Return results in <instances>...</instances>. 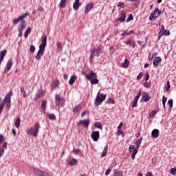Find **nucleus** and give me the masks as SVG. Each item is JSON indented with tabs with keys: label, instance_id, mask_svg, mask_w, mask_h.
<instances>
[{
	"label": "nucleus",
	"instance_id": "1",
	"mask_svg": "<svg viewBox=\"0 0 176 176\" xmlns=\"http://www.w3.org/2000/svg\"><path fill=\"white\" fill-rule=\"evenodd\" d=\"M47 39V37L46 36V35L42 36L41 43L39 45V50L37 52L36 56H35V58L38 61L39 60H41L42 56H43L45 53V47H46Z\"/></svg>",
	"mask_w": 176,
	"mask_h": 176
},
{
	"label": "nucleus",
	"instance_id": "2",
	"mask_svg": "<svg viewBox=\"0 0 176 176\" xmlns=\"http://www.w3.org/2000/svg\"><path fill=\"white\" fill-rule=\"evenodd\" d=\"M39 122H36L33 128L31 127L30 129H27V133L29 135H33V137H38V133H39Z\"/></svg>",
	"mask_w": 176,
	"mask_h": 176
},
{
	"label": "nucleus",
	"instance_id": "3",
	"mask_svg": "<svg viewBox=\"0 0 176 176\" xmlns=\"http://www.w3.org/2000/svg\"><path fill=\"white\" fill-rule=\"evenodd\" d=\"M86 79L87 80H90L92 85H98V79L97 78V73L91 71L89 74L85 75Z\"/></svg>",
	"mask_w": 176,
	"mask_h": 176
},
{
	"label": "nucleus",
	"instance_id": "4",
	"mask_svg": "<svg viewBox=\"0 0 176 176\" xmlns=\"http://www.w3.org/2000/svg\"><path fill=\"white\" fill-rule=\"evenodd\" d=\"M105 98H107L106 94L98 92L94 101L95 107H98V105H100Z\"/></svg>",
	"mask_w": 176,
	"mask_h": 176
},
{
	"label": "nucleus",
	"instance_id": "5",
	"mask_svg": "<svg viewBox=\"0 0 176 176\" xmlns=\"http://www.w3.org/2000/svg\"><path fill=\"white\" fill-rule=\"evenodd\" d=\"M162 14V11L159 10L158 8H155V10L151 12L149 16V20L153 21L157 19V16Z\"/></svg>",
	"mask_w": 176,
	"mask_h": 176
},
{
	"label": "nucleus",
	"instance_id": "6",
	"mask_svg": "<svg viewBox=\"0 0 176 176\" xmlns=\"http://www.w3.org/2000/svg\"><path fill=\"white\" fill-rule=\"evenodd\" d=\"M102 52V50L101 49V47L92 49L91 50L89 59L91 60L95 56H101Z\"/></svg>",
	"mask_w": 176,
	"mask_h": 176
},
{
	"label": "nucleus",
	"instance_id": "7",
	"mask_svg": "<svg viewBox=\"0 0 176 176\" xmlns=\"http://www.w3.org/2000/svg\"><path fill=\"white\" fill-rule=\"evenodd\" d=\"M55 102H56V105H57V107H64V105H65V100H64V98H61L60 96V95H56L55 96Z\"/></svg>",
	"mask_w": 176,
	"mask_h": 176
},
{
	"label": "nucleus",
	"instance_id": "8",
	"mask_svg": "<svg viewBox=\"0 0 176 176\" xmlns=\"http://www.w3.org/2000/svg\"><path fill=\"white\" fill-rule=\"evenodd\" d=\"M32 171H33L34 174L38 176H50L49 173L45 171H42L36 168H32Z\"/></svg>",
	"mask_w": 176,
	"mask_h": 176
},
{
	"label": "nucleus",
	"instance_id": "9",
	"mask_svg": "<svg viewBox=\"0 0 176 176\" xmlns=\"http://www.w3.org/2000/svg\"><path fill=\"white\" fill-rule=\"evenodd\" d=\"M129 153H132L131 159H133V160H134V159H135V155H137V153H138V150L137 148H135V147H134V145L131 144L129 147Z\"/></svg>",
	"mask_w": 176,
	"mask_h": 176
},
{
	"label": "nucleus",
	"instance_id": "10",
	"mask_svg": "<svg viewBox=\"0 0 176 176\" xmlns=\"http://www.w3.org/2000/svg\"><path fill=\"white\" fill-rule=\"evenodd\" d=\"M28 16V12H26L25 13L22 14L21 16H19V18L14 19L12 20V23L14 24H19V23H20V21H23V19H25V17Z\"/></svg>",
	"mask_w": 176,
	"mask_h": 176
},
{
	"label": "nucleus",
	"instance_id": "11",
	"mask_svg": "<svg viewBox=\"0 0 176 176\" xmlns=\"http://www.w3.org/2000/svg\"><path fill=\"white\" fill-rule=\"evenodd\" d=\"M89 124H90V121L89 120H82L77 122V126H83V127L88 128Z\"/></svg>",
	"mask_w": 176,
	"mask_h": 176
},
{
	"label": "nucleus",
	"instance_id": "12",
	"mask_svg": "<svg viewBox=\"0 0 176 176\" xmlns=\"http://www.w3.org/2000/svg\"><path fill=\"white\" fill-rule=\"evenodd\" d=\"M91 137L93 141H98L100 138V132L98 131H94L91 133Z\"/></svg>",
	"mask_w": 176,
	"mask_h": 176
},
{
	"label": "nucleus",
	"instance_id": "13",
	"mask_svg": "<svg viewBox=\"0 0 176 176\" xmlns=\"http://www.w3.org/2000/svg\"><path fill=\"white\" fill-rule=\"evenodd\" d=\"M25 30V21L23 20L21 21L20 24L18 26L19 32H23Z\"/></svg>",
	"mask_w": 176,
	"mask_h": 176
},
{
	"label": "nucleus",
	"instance_id": "14",
	"mask_svg": "<svg viewBox=\"0 0 176 176\" xmlns=\"http://www.w3.org/2000/svg\"><path fill=\"white\" fill-rule=\"evenodd\" d=\"M160 63H162V58L159 56L154 58V61L153 64L155 68H157L159 67V64H160Z\"/></svg>",
	"mask_w": 176,
	"mask_h": 176
},
{
	"label": "nucleus",
	"instance_id": "15",
	"mask_svg": "<svg viewBox=\"0 0 176 176\" xmlns=\"http://www.w3.org/2000/svg\"><path fill=\"white\" fill-rule=\"evenodd\" d=\"M12 65H13V62H12V60H8L6 67L4 70L5 74H6V72H9V71H10V68L12 67Z\"/></svg>",
	"mask_w": 176,
	"mask_h": 176
},
{
	"label": "nucleus",
	"instance_id": "16",
	"mask_svg": "<svg viewBox=\"0 0 176 176\" xmlns=\"http://www.w3.org/2000/svg\"><path fill=\"white\" fill-rule=\"evenodd\" d=\"M124 20H126V12L121 11L120 16L117 19V21H121V23H123Z\"/></svg>",
	"mask_w": 176,
	"mask_h": 176
},
{
	"label": "nucleus",
	"instance_id": "17",
	"mask_svg": "<svg viewBox=\"0 0 176 176\" xmlns=\"http://www.w3.org/2000/svg\"><path fill=\"white\" fill-rule=\"evenodd\" d=\"M67 164L73 167L74 166H76V164H78V160L75 158L71 159L67 162Z\"/></svg>",
	"mask_w": 176,
	"mask_h": 176
},
{
	"label": "nucleus",
	"instance_id": "18",
	"mask_svg": "<svg viewBox=\"0 0 176 176\" xmlns=\"http://www.w3.org/2000/svg\"><path fill=\"white\" fill-rule=\"evenodd\" d=\"M59 82L58 80H53V81L51 83V90H54L57 86H58Z\"/></svg>",
	"mask_w": 176,
	"mask_h": 176
},
{
	"label": "nucleus",
	"instance_id": "19",
	"mask_svg": "<svg viewBox=\"0 0 176 176\" xmlns=\"http://www.w3.org/2000/svg\"><path fill=\"white\" fill-rule=\"evenodd\" d=\"M80 5H82V3L79 2V0H75L73 3V8L74 9V10H78Z\"/></svg>",
	"mask_w": 176,
	"mask_h": 176
},
{
	"label": "nucleus",
	"instance_id": "20",
	"mask_svg": "<svg viewBox=\"0 0 176 176\" xmlns=\"http://www.w3.org/2000/svg\"><path fill=\"white\" fill-rule=\"evenodd\" d=\"M159 137V130L153 129L151 132V138H157Z\"/></svg>",
	"mask_w": 176,
	"mask_h": 176
},
{
	"label": "nucleus",
	"instance_id": "21",
	"mask_svg": "<svg viewBox=\"0 0 176 176\" xmlns=\"http://www.w3.org/2000/svg\"><path fill=\"white\" fill-rule=\"evenodd\" d=\"M142 99L144 101V102H148V101H149L150 98H149V96H148V93L146 92L142 93Z\"/></svg>",
	"mask_w": 176,
	"mask_h": 176
},
{
	"label": "nucleus",
	"instance_id": "22",
	"mask_svg": "<svg viewBox=\"0 0 176 176\" xmlns=\"http://www.w3.org/2000/svg\"><path fill=\"white\" fill-rule=\"evenodd\" d=\"M93 8V3H89L85 8V14H87L90 10H91V8Z\"/></svg>",
	"mask_w": 176,
	"mask_h": 176
},
{
	"label": "nucleus",
	"instance_id": "23",
	"mask_svg": "<svg viewBox=\"0 0 176 176\" xmlns=\"http://www.w3.org/2000/svg\"><path fill=\"white\" fill-rule=\"evenodd\" d=\"M6 50H3L0 52V60L1 61H3V58L5 57V56H6Z\"/></svg>",
	"mask_w": 176,
	"mask_h": 176
},
{
	"label": "nucleus",
	"instance_id": "24",
	"mask_svg": "<svg viewBox=\"0 0 176 176\" xmlns=\"http://www.w3.org/2000/svg\"><path fill=\"white\" fill-rule=\"evenodd\" d=\"M126 45L128 46H131V47H133V49L135 48V43H134L133 41H131V40H128L126 41Z\"/></svg>",
	"mask_w": 176,
	"mask_h": 176
},
{
	"label": "nucleus",
	"instance_id": "25",
	"mask_svg": "<svg viewBox=\"0 0 176 176\" xmlns=\"http://www.w3.org/2000/svg\"><path fill=\"white\" fill-rule=\"evenodd\" d=\"M43 94V91H39L34 97V101H36L37 100H39L41 98V96Z\"/></svg>",
	"mask_w": 176,
	"mask_h": 176
},
{
	"label": "nucleus",
	"instance_id": "26",
	"mask_svg": "<svg viewBox=\"0 0 176 176\" xmlns=\"http://www.w3.org/2000/svg\"><path fill=\"white\" fill-rule=\"evenodd\" d=\"M141 142H142V138H140L138 140H136V149L138 151V149H140V146L141 145Z\"/></svg>",
	"mask_w": 176,
	"mask_h": 176
},
{
	"label": "nucleus",
	"instance_id": "27",
	"mask_svg": "<svg viewBox=\"0 0 176 176\" xmlns=\"http://www.w3.org/2000/svg\"><path fill=\"white\" fill-rule=\"evenodd\" d=\"M107 155H108V146L104 147V151L102 153L101 157H104V156H107Z\"/></svg>",
	"mask_w": 176,
	"mask_h": 176
},
{
	"label": "nucleus",
	"instance_id": "28",
	"mask_svg": "<svg viewBox=\"0 0 176 176\" xmlns=\"http://www.w3.org/2000/svg\"><path fill=\"white\" fill-rule=\"evenodd\" d=\"M114 175L113 176H123V172L122 170L117 171L116 169H113Z\"/></svg>",
	"mask_w": 176,
	"mask_h": 176
},
{
	"label": "nucleus",
	"instance_id": "29",
	"mask_svg": "<svg viewBox=\"0 0 176 176\" xmlns=\"http://www.w3.org/2000/svg\"><path fill=\"white\" fill-rule=\"evenodd\" d=\"M76 80V76H72L69 80V85H72L73 83H75Z\"/></svg>",
	"mask_w": 176,
	"mask_h": 176
},
{
	"label": "nucleus",
	"instance_id": "30",
	"mask_svg": "<svg viewBox=\"0 0 176 176\" xmlns=\"http://www.w3.org/2000/svg\"><path fill=\"white\" fill-rule=\"evenodd\" d=\"M131 34H134V30H131L129 32H124L122 34L121 36H129V35H131Z\"/></svg>",
	"mask_w": 176,
	"mask_h": 176
},
{
	"label": "nucleus",
	"instance_id": "31",
	"mask_svg": "<svg viewBox=\"0 0 176 176\" xmlns=\"http://www.w3.org/2000/svg\"><path fill=\"white\" fill-rule=\"evenodd\" d=\"M47 116L50 120H56V116L53 113H48Z\"/></svg>",
	"mask_w": 176,
	"mask_h": 176
},
{
	"label": "nucleus",
	"instance_id": "32",
	"mask_svg": "<svg viewBox=\"0 0 176 176\" xmlns=\"http://www.w3.org/2000/svg\"><path fill=\"white\" fill-rule=\"evenodd\" d=\"M20 122H21V120H20V118H17L14 122V126L16 127V129H19L20 126Z\"/></svg>",
	"mask_w": 176,
	"mask_h": 176
},
{
	"label": "nucleus",
	"instance_id": "33",
	"mask_svg": "<svg viewBox=\"0 0 176 176\" xmlns=\"http://www.w3.org/2000/svg\"><path fill=\"white\" fill-rule=\"evenodd\" d=\"M41 109H43L44 112H46V101L45 100H43L41 102Z\"/></svg>",
	"mask_w": 176,
	"mask_h": 176
},
{
	"label": "nucleus",
	"instance_id": "34",
	"mask_svg": "<svg viewBox=\"0 0 176 176\" xmlns=\"http://www.w3.org/2000/svg\"><path fill=\"white\" fill-rule=\"evenodd\" d=\"M30 32H31V28L29 27L27 28V30L25 31L24 36L25 38H28V35H30Z\"/></svg>",
	"mask_w": 176,
	"mask_h": 176
},
{
	"label": "nucleus",
	"instance_id": "35",
	"mask_svg": "<svg viewBox=\"0 0 176 176\" xmlns=\"http://www.w3.org/2000/svg\"><path fill=\"white\" fill-rule=\"evenodd\" d=\"M94 126L97 129H100V130H102V124H101V122H97L94 124Z\"/></svg>",
	"mask_w": 176,
	"mask_h": 176
},
{
	"label": "nucleus",
	"instance_id": "36",
	"mask_svg": "<svg viewBox=\"0 0 176 176\" xmlns=\"http://www.w3.org/2000/svg\"><path fill=\"white\" fill-rule=\"evenodd\" d=\"M129 60L125 59L124 63H122V68H127V67H129Z\"/></svg>",
	"mask_w": 176,
	"mask_h": 176
},
{
	"label": "nucleus",
	"instance_id": "37",
	"mask_svg": "<svg viewBox=\"0 0 176 176\" xmlns=\"http://www.w3.org/2000/svg\"><path fill=\"white\" fill-rule=\"evenodd\" d=\"M65 2H67V0H61L59 3L60 8H65Z\"/></svg>",
	"mask_w": 176,
	"mask_h": 176
},
{
	"label": "nucleus",
	"instance_id": "38",
	"mask_svg": "<svg viewBox=\"0 0 176 176\" xmlns=\"http://www.w3.org/2000/svg\"><path fill=\"white\" fill-rule=\"evenodd\" d=\"M166 102H167V97L163 96L162 97V104L164 109H166Z\"/></svg>",
	"mask_w": 176,
	"mask_h": 176
},
{
	"label": "nucleus",
	"instance_id": "39",
	"mask_svg": "<svg viewBox=\"0 0 176 176\" xmlns=\"http://www.w3.org/2000/svg\"><path fill=\"white\" fill-rule=\"evenodd\" d=\"M80 111V105H77L73 109V112H79Z\"/></svg>",
	"mask_w": 176,
	"mask_h": 176
},
{
	"label": "nucleus",
	"instance_id": "40",
	"mask_svg": "<svg viewBox=\"0 0 176 176\" xmlns=\"http://www.w3.org/2000/svg\"><path fill=\"white\" fill-rule=\"evenodd\" d=\"M5 102L6 104L10 102V98H8V96H6L2 103L5 104Z\"/></svg>",
	"mask_w": 176,
	"mask_h": 176
},
{
	"label": "nucleus",
	"instance_id": "41",
	"mask_svg": "<svg viewBox=\"0 0 176 176\" xmlns=\"http://www.w3.org/2000/svg\"><path fill=\"white\" fill-rule=\"evenodd\" d=\"M157 113V111L154 110L149 113L150 118H153Z\"/></svg>",
	"mask_w": 176,
	"mask_h": 176
},
{
	"label": "nucleus",
	"instance_id": "42",
	"mask_svg": "<svg viewBox=\"0 0 176 176\" xmlns=\"http://www.w3.org/2000/svg\"><path fill=\"white\" fill-rule=\"evenodd\" d=\"M170 173L172 174V175H176V168H172L170 170Z\"/></svg>",
	"mask_w": 176,
	"mask_h": 176
},
{
	"label": "nucleus",
	"instance_id": "43",
	"mask_svg": "<svg viewBox=\"0 0 176 176\" xmlns=\"http://www.w3.org/2000/svg\"><path fill=\"white\" fill-rule=\"evenodd\" d=\"M21 93H23V96L24 97V98H25V97H27V94L25 93V91L24 90V87H21Z\"/></svg>",
	"mask_w": 176,
	"mask_h": 176
},
{
	"label": "nucleus",
	"instance_id": "44",
	"mask_svg": "<svg viewBox=\"0 0 176 176\" xmlns=\"http://www.w3.org/2000/svg\"><path fill=\"white\" fill-rule=\"evenodd\" d=\"M80 152V149H73V151H72V153H74V155H78V153H79Z\"/></svg>",
	"mask_w": 176,
	"mask_h": 176
},
{
	"label": "nucleus",
	"instance_id": "45",
	"mask_svg": "<svg viewBox=\"0 0 176 176\" xmlns=\"http://www.w3.org/2000/svg\"><path fill=\"white\" fill-rule=\"evenodd\" d=\"M144 87H146V89H149V87H151V85L150 84V82H145L144 83Z\"/></svg>",
	"mask_w": 176,
	"mask_h": 176
},
{
	"label": "nucleus",
	"instance_id": "46",
	"mask_svg": "<svg viewBox=\"0 0 176 176\" xmlns=\"http://www.w3.org/2000/svg\"><path fill=\"white\" fill-rule=\"evenodd\" d=\"M133 14H130L129 15L128 19H126V23H129V21H131V20H133Z\"/></svg>",
	"mask_w": 176,
	"mask_h": 176
},
{
	"label": "nucleus",
	"instance_id": "47",
	"mask_svg": "<svg viewBox=\"0 0 176 176\" xmlns=\"http://www.w3.org/2000/svg\"><path fill=\"white\" fill-rule=\"evenodd\" d=\"M30 53H34V52H35V46L30 45Z\"/></svg>",
	"mask_w": 176,
	"mask_h": 176
},
{
	"label": "nucleus",
	"instance_id": "48",
	"mask_svg": "<svg viewBox=\"0 0 176 176\" xmlns=\"http://www.w3.org/2000/svg\"><path fill=\"white\" fill-rule=\"evenodd\" d=\"M57 48L59 49V50H63V45L61 43H57Z\"/></svg>",
	"mask_w": 176,
	"mask_h": 176
},
{
	"label": "nucleus",
	"instance_id": "49",
	"mask_svg": "<svg viewBox=\"0 0 176 176\" xmlns=\"http://www.w3.org/2000/svg\"><path fill=\"white\" fill-rule=\"evenodd\" d=\"M107 102L111 103V104H115V100L112 98H109L107 99Z\"/></svg>",
	"mask_w": 176,
	"mask_h": 176
},
{
	"label": "nucleus",
	"instance_id": "50",
	"mask_svg": "<svg viewBox=\"0 0 176 176\" xmlns=\"http://www.w3.org/2000/svg\"><path fill=\"white\" fill-rule=\"evenodd\" d=\"M109 50L111 51L110 56H111V54H113V53H115V48L113 47H110Z\"/></svg>",
	"mask_w": 176,
	"mask_h": 176
},
{
	"label": "nucleus",
	"instance_id": "51",
	"mask_svg": "<svg viewBox=\"0 0 176 176\" xmlns=\"http://www.w3.org/2000/svg\"><path fill=\"white\" fill-rule=\"evenodd\" d=\"M170 81H168L166 83V91H168L170 90Z\"/></svg>",
	"mask_w": 176,
	"mask_h": 176
},
{
	"label": "nucleus",
	"instance_id": "52",
	"mask_svg": "<svg viewBox=\"0 0 176 176\" xmlns=\"http://www.w3.org/2000/svg\"><path fill=\"white\" fill-rule=\"evenodd\" d=\"M4 107H5V103L0 104V113H2V111Z\"/></svg>",
	"mask_w": 176,
	"mask_h": 176
},
{
	"label": "nucleus",
	"instance_id": "53",
	"mask_svg": "<svg viewBox=\"0 0 176 176\" xmlns=\"http://www.w3.org/2000/svg\"><path fill=\"white\" fill-rule=\"evenodd\" d=\"M163 35H164V32L160 30V32L158 33V39H160Z\"/></svg>",
	"mask_w": 176,
	"mask_h": 176
},
{
	"label": "nucleus",
	"instance_id": "54",
	"mask_svg": "<svg viewBox=\"0 0 176 176\" xmlns=\"http://www.w3.org/2000/svg\"><path fill=\"white\" fill-rule=\"evenodd\" d=\"M162 32H164V35H166V36L170 35V30H165Z\"/></svg>",
	"mask_w": 176,
	"mask_h": 176
},
{
	"label": "nucleus",
	"instance_id": "55",
	"mask_svg": "<svg viewBox=\"0 0 176 176\" xmlns=\"http://www.w3.org/2000/svg\"><path fill=\"white\" fill-rule=\"evenodd\" d=\"M118 8H124V3L119 2L118 4Z\"/></svg>",
	"mask_w": 176,
	"mask_h": 176
},
{
	"label": "nucleus",
	"instance_id": "56",
	"mask_svg": "<svg viewBox=\"0 0 176 176\" xmlns=\"http://www.w3.org/2000/svg\"><path fill=\"white\" fill-rule=\"evenodd\" d=\"M3 153H5V149H0V157H2V156H3Z\"/></svg>",
	"mask_w": 176,
	"mask_h": 176
},
{
	"label": "nucleus",
	"instance_id": "57",
	"mask_svg": "<svg viewBox=\"0 0 176 176\" xmlns=\"http://www.w3.org/2000/svg\"><path fill=\"white\" fill-rule=\"evenodd\" d=\"M168 105H170V108H173V99H170L168 101Z\"/></svg>",
	"mask_w": 176,
	"mask_h": 176
},
{
	"label": "nucleus",
	"instance_id": "58",
	"mask_svg": "<svg viewBox=\"0 0 176 176\" xmlns=\"http://www.w3.org/2000/svg\"><path fill=\"white\" fill-rule=\"evenodd\" d=\"M122 127H123V122H120L119 126H118V133H119V131H120V129H122Z\"/></svg>",
	"mask_w": 176,
	"mask_h": 176
},
{
	"label": "nucleus",
	"instance_id": "59",
	"mask_svg": "<svg viewBox=\"0 0 176 176\" xmlns=\"http://www.w3.org/2000/svg\"><path fill=\"white\" fill-rule=\"evenodd\" d=\"M142 78V72H140L138 76H137V80H140Z\"/></svg>",
	"mask_w": 176,
	"mask_h": 176
},
{
	"label": "nucleus",
	"instance_id": "60",
	"mask_svg": "<svg viewBox=\"0 0 176 176\" xmlns=\"http://www.w3.org/2000/svg\"><path fill=\"white\" fill-rule=\"evenodd\" d=\"M38 11L40 12L41 13H43V12H45V10L42 7H38Z\"/></svg>",
	"mask_w": 176,
	"mask_h": 176
},
{
	"label": "nucleus",
	"instance_id": "61",
	"mask_svg": "<svg viewBox=\"0 0 176 176\" xmlns=\"http://www.w3.org/2000/svg\"><path fill=\"white\" fill-rule=\"evenodd\" d=\"M111 168H108L105 172V175H109V174H111Z\"/></svg>",
	"mask_w": 176,
	"mask_h": 176
},
{
	"label": "nucleus",
	"instance_id": "62",
	"mask_svg": "<svg viewBox=\"0 0 176 176\" xmlns=\"http://www.w3.org/2000/svg\"><path fill=\"white\" fill-rule=\"evenodd\" d=\"M145 80H149V74L148 73H146L145 74Z\"/></svg>",
	"mask_w": 176,
	"mask_h": 176
},
{
	"label": "nucleus",
	"instance_id": "63",
	"mask_svg": "<svg viewBox=\"0 0 176 176\" xmlns=\"http://www.w3.org/2000/svg\"><path fill=\"white\" fill-rule=\"evenodd\" d=\"M137 100H135L133 104H132V108H135V107H137Z\"/></svg>",
	"mask_w": 176,
	"mask_h": 176
},
{
	"label": "nucleus",
	"instance_id": "64",
	"mask_svg": "<svg viewBox=\"0 0 176 176\" xmlns=\"http://www.w3.org/2000/svg\"><path fill=\"white\" fill-rule=\"evenodd\" d=\"M146 176H153V173H152V172H148V173L146 174Z\"/></svg>",
	"mask_w": 176,
	"mask_h": 176
}]
</instances>
